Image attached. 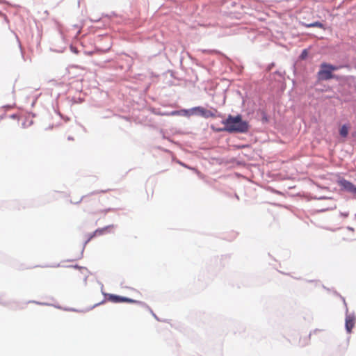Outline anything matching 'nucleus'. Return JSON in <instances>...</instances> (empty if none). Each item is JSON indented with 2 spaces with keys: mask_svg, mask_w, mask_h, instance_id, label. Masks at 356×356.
I'll return each mask as SVG.
<instances>
[{
  "mask_svg": "<svg viewBox=\"0 0 356 356\" xmlns=\"http://www.w3.org/2000/svg\"><path fill=\"white\" fill-rule=\"evenodd\" d=\"M223 128L217 129V131H227L229 133H245L249 130V124L246 121L243 120L241 115L232 116L229 115L222 121Z\"/></svg>",
  "mask_w": 356,
  "mask_h": 356,
  "instance_id": "f257e3e1",
  "label": "nucleus"
},
{
  "mask_svg": "<svg viewBox=\"0 0 356 356\" xmlns=\"http://www.w3.org/2000/svg\"><path fill=\"white\" fill-rule=\"evenodd\" d=\"M83 203L88 207V211L92 214H106L110 209L102 208L100 206L99 200L90 196H86L83 198Z\"/></svg>",
  "mask_w": 356,
  "mask_h": 356,
  "instance_id": "f03ea898",
  "label": "nucleus"
},
{
  "mask_svg": "<svg viewBox=\"0 0 356 356\" xmlns=\"http://www.w3.org/2000/svg\"><path fill=\"white\" fill-rule=\"evenodd\" d=\"M339 67L323 63L321 65V70L318 72V80L325 81L329 80L334 77L332 74V72L337 70Z\"/></svg>",
  "mask_w": 356,
  "mask_h": 356,
  "instance_id": "7ed1b4c3",
  "label": "nucleus"
},
{
  "mask_svg": "<svg viewBox=\"0 0 356 356\" xmlns=\"http://www.w3.org/2000/svg\"><path fill=\"white\" fill-rule=\"evenodd\" d=\"M216 112V110L212 111L202 106H197L191 109V113L192 115H198L204 118H215Z\"/></svg>",
  "mask_w": 356,
  "mask_h": 356,
  "instance_id": "20e7f679",
  "label": "nucleus"
},
{
  "mask_svg": "<svg viewBox=\"0 0 356 356\" xmlns=\"http://www.w3.org/2000/svg\"><path fill=\"white\" fill-rule=\"evenodd\" d=\"M107 299L108 301H111L112 302H115V303H118V302H136V300H133V299H131V298H126V297H122V296H117V295H114V294H108V297H107Z\"/></svg>",
  "mask_w": 356,
  "mask_h": 356,
  "instance_id": "39448f33",
  "label": "nucleus"
},
{
  "mask_svg": "<svg viewBox=\"0 0 356 356\" xmlns=\"http://www.w3.org/2000/svg\"><path fill=\"white\" fill-rule=\"evenodd\" d=\"M356 316L354 314H347L346 316V328L348 332H351L355 326Z\"/></svg>",
  "mask_w": 356,
  "mask_h": 356,
  "instance_id": "423d86ee",
  "label": "nucleus"
},
{
  "mask_svg": "<svg viewBox=\"0 0 356 356\" xmlns=\"http://www.w3.org/2000/svg\"><path fill=\"white\" fill-rule=\"evenodd\" d=\"M113 225L106 226L103 228L96 229L92 234H90L86 242L90 241L92 238L97 236H100L104 234L106 232H108L111 228H112Z\"/></svg>",
  "mask_w": 356,
  "mask_h": 356,
  "instance_id": "0eeeda50",
  "label": "nucleus"
},
{
  "mask_svg": "<svg viewBox=\"0 0 356 356\" xmlns=\"http://www.w3.org/2000/svg\"><path fill=\"white\" fill-rule=\"evenodd\" d=\"M341 186L346 191L356 194V187L350 181L343 180L341 181Z\"/></svg>",
  "mask_w": 356,
  "mask_h": 356,
  "instance_id": "6e6552de",
  "label": "nucleus"
},
{
  "mask_svg": "<svg viewBox=\"0 0 356 356\" xmlns=\"http://www.w3.org/2000/svg\"><path fill=\"white\" fill-rule=\"evenodd\" d=\"M306 27L310 28V27H318L320 29H325L324 25L320 22H315L311 24H305Z\"/></svg>",
  "mask_w": 356,
  "mask_h": 356,
  "instance_id": "1a4fd4ad",
  "label": "nucleus"
},
{
  "mask_svg": "<svg viewBox=\"0 0 356 356\" xmlns=\"http://www.w3.org/2000/svg\"><path fill=\"white\" fill-rule=\"evenodd\" d=\"M339 134L342 137H346L348 134V127L346 125H343L339 130Z\"/></svg>",
  "mask_w": 356,
  "mask_h": 356,
  "instance_id": "9d476101",
  "label": "nucleus"
},
{
  "mask_svg": "<svg viewBox=\"0 0 356 356\" xmlns=\"http://www.w3.org/2000/svg\"><path fill=\"white\" fill-rule=\"evenodd\" d=\"M307 54H308V51L307 49H304L302 51V54L300 55V58L302 59H305L307 56Z\"/></svg>",
  "mask_w": 356,
  "mask_h": 356,
  "instance_id": "9b49d317",
  "label": "nucleus"
},
{
  "mask_svg": "<svg viewBox=\"0 0 356 356\" xmlns=\"http://www.w3.org/2000/svg\"><path fill=\"white\" fill-rule=\"evenodd\" d=\"M176 113H177V112H175V111H174V112H172V115H175Z\"/></svg>",
  "mask_w": 356,
  "mask_h": 356,
  "instance_id": "f8f14e48",
  "label": "nucleus"
}]
</instances>
